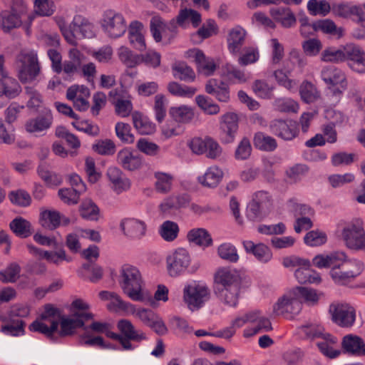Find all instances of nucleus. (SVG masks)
Returning <instances> with one entry per match:
<instances>
[{
  "mask_svg": "<svg viewBox=\"0 0 365 365\" xmlns=\"http://www.w3.org/2000/svg\"><path fill=\"white\" fill-rule=\"evenodd\" d=\"M298 295L299 301L302 302V299L309 305H314L317 304L320 297H322V292H318L317 290L307 288L297 287H294Z\"/></svg>",
  "mask_w": 365,
  "mask_h": 365,
  "instance_id": "nucleus-54",
  "label": "nucleus"
},
{
  "mask_svg": "<svg viewBox=\"0 0 365 365\" xmlns=\"http://www.w3.org/2000/svg\"><path fill=\"white\" fill-rule=\"evenodd\" d=\"M119 226L123 234L131 240H140L146 235L147 225L139 219L123 218L120 220Z\"/></svg>",
  "mask_w": 365,
  "mask_h": 365,
  "instance_id": "nucleus-16",
  "label": "nucleus"
},
{
  "mask_svg": "<svg viewBox=\"0 0 365 365\" xmlns=\"http://www.w3.org/2000/svg\"><path fill=\"white\" fill-rule=\"evenodd\" d=\"M259 54L257 49L252 47H246L243 52L238 55L237 63L241 66L252 64L259 60Z\"/></svg>",
  "mask_w": 365,
  "mask_h": 365,
  "instance_id": "nucleus-62",
  "label": "nucleus"
},
{
  "mask_svg": "<svg viewBox=\"0 0 365 365\" xmlns=\"http://www.w3.org/2000/svg\"><path fill=\"white\" fill-rule=\"evenodd\" d=\"M133 125L143 135H150L155 131V125L149 119L139 112L132 114Z\"/></svg>",
  "mask_w": 365,
  "mask_h": 365,
  "instance_id": "nucleus-46",
  "label": "nucleus"
},
{
  "mask_svg": "<svg viewBox=\"0 0 365 365\" xmlns=\"http://www.w3.org/2000/svg\"><path fill=\"white\" fill-rule=\"evenodd\" d=\"M273 20L284 29H289L297 24L294 13L288 7H274L269 10Z\"/></svg>",
  "mask_w": 365,
  "mask_h": 365,
  "instance_id": "nucleus-27",
  "label": "nucleus"
},
{
  "mask_svg": "<svg viewBox=\"0 0 365 365\" xmlns=\"http://www.w3.org/2000/svg\"><path fill=\"white\" fill-rule=\"evenodd\" d=\"M343 270L341 268H334L330 271V275L335 283L338 284H345L358 275H359L364 269L363 263L356 260L351 259L346 262Z\"/></svg>",
  "mask_w": 365,
  "mask_h": 365,
  "instance_id": "nucleus-13",
  "label": "nucleus"
},
{
  "mask_svg": "<svg viewBox=\"0 0 365 365\" xmlns=\"http://www.w3.org/2000/svg\"><path fill=\"white\" fill-rule=\"evenodd\" d=\"M89 305L81 299H76L71 304V314L66 316L53 305H45L41 319L34 321L29 329L39 332L53 341L58 337L73 335L78 328L84 327L85 322L92 319L93 314L87 312Z\"/></svg>",
  "mask_w": 365,
  "mask_h": 365,
  "instance_id": "nucleus-1",
  "label": "nucleus"
},
{
  "mask_svg": "<svg viewBox=\"0 0 365 365\" xmlns=\"http://www.w3.org/2000/svg\"><path fill=\"white\" fill-rule=\"evenodd\" d=\"M294 276L300 284H318L321 282L319 274L310 268V266H302L296 269Z\"/></svg>",
  "mask_w": 365,
  "mask_h": 365,
  "instance_id": "nucleus-41",
  "label": "nucleus"
},
{
  "mask_svg": "<svg viewBox=\"0 0 365 365\" xmlns=\"http://www.w3.org/2000/svg\"><path fill=\"white\" fill-rule=\"evenodd\" d=\"M81 216L88 220L97 221L100 216V210L91 200H85L80 206Z\"/></svg>",
  "mask_w": 365,
  "mask_h": 365,
  "instance_id": "nucleus-53",
  "label": "nucleus"
},
{
  "mask_svg": "<svg viewBox=\"0 0 365 365\" xmlns=\"http://www.w3.org/2000/svg\"><path fill=\"white\" fill-rule=\"evenodd\" d=\"M173 75L175 78L185 82H192L195 79V73L193 69L185 62H175L172 66Z\"/></svg>",
  "mask_w": 365,
  "mask_h": 365,
  "instance_id": "nucleus-40",
  "label": "nucleus"
},
{
  "mask_svg": "<svg viewBox=\"0 0 365 365\" xmlns=\"http://www.w3.org/2000/svg\"><path fill=\"white\" fill-rule=\"evenodd\" d=\"M21 91L19 83L9 75L5 78H0V96H6L12 98L16 97Z\"/></svg>",
  "mask_w": 365,
  "mask_h": 365,
  "instance_id": "nucleus-43",
  "label": "nucleus"
},
{
  "mask_svg": "<svg viewBox=\"0 0 365 365\" xmlns=\"http://www.w3.org/2000/svg\"><path fill=\"white\" fill-rule=\"evenodd\" d=\"M247 34L246 30L238 25L229 30L226 40L227 49L232 56H237L241 53Z\"/></svg>",
  "mask_w": 365,
  "mask_h": 365,
  "instance_id": "nucleus-20",
  "label": "nucleus"
},
{
  "mask_svg": "<svg viewBox=\"0 0 365 365\" xmlns=\"http://www.w3.org/2000/svg\"><path fill=\"white\" fill-rule=\"evenodd\" d=\"M242 244L246 252L253 255L259 262L266 264L272 259V250L264 243L255 244L251 240H246Z\"/></svg>",
  "mask_w": 365,
  "mask_h": 365,
  "instance_id": "nucleus-29",
  "label": "nucleus"
},
{
  "mask_svg": "<svg viewBox=\"0 0 365 365\" xmlns=\"http://www.w3.org/2000/svg\"><path fill=\"white\" fill-rule=\"evenodd\" d=\"M117 161L123 168L129 171L139 170L143 165V157L128 148L122 149L118 153Z\"/></svg>",
  "mask_w": 365,
  "mask_h": 365,
  "instance_id": "nucleus-23",
  "label": "nucleus"
},
{
  "mask_svg": "<svg viewBox=\"0 0 365 365\" xmlns=\"http://www.w3.org/2000/svg\"><path fill=\"white\" fill-rule=\"evenodd\" d=\"M190 202V197L187 194L172 195L164 200L160 205L163 212H167L171 209H180L186 207Z\"/></svg>",
  "mask_w": 365,
  "mask_h": 365,
  "instance_id": "nucleus-36",
  "label": "nucleus"
},
{
  "mask_svg": "<svg viewBox=\"0 0 365 365\" xmlns=\"http://www.w3.org/2000/svg\"><path fill=\"white\" fill-rule=\"evenodd\" d=\"M189 56H192L197 65L199 73L206 76H211L217 68L213 58L206 57L204 53L199 49L190 50Z\"/></svg>",
  "mask_w": 365,
  "mask_h": 365,
  "instance_id": "nucleus-24",
  "label": "nucleus"
},
{
  "mask_svg": "<svg viewBox=\"0 0 365 365\" xmlns=\"http://www.w3.org/2000/svg\"><path fill=\"white\" fill-rule=\"evenodd\" d=\"M187 238L189 242L203 247H207L212 245V239L210 233L204 228H195L190 230Z\"/></svg>",
  "mask_w": 365,
  "mask_h": 365,
  "instance_id": "nucleus-37",
  "label": "nucleus"
},
{
  "mask_svg": "<svg viewBox=\"0 0 365 365\" xmlns=\"http://www.w3.org/2000/svg\"><path fill=\"white\" fill-rule=\"evenodd\" d=\"M168 90L170 94L181 98H191L197 92V88L172 81L168 85Z\"/></svg>",
  "mask_w": 365,
  "mask_h": 365,
  "instance_id": "nucleus-52",
  "label": "nucleus"
},
{
  "mask_svg": "<svg viewBox=\"0 0 365 365\" xmlns=\"http://www.w3.org/2000/svg\"><path fill=\"white\" fill-rule=\"evenodd\" d=\"M302 308L295 288L285 292L273 305L272 314L290 317L298 314Z\"/></svg>",
  "mask_w": 365,
  "mask_h": 365,
  "instance_id": "nucleus-10",
  "label": "nucleus"
},
{
  "mask_svg": "<svg viewBox=\"0 0 365 365\" xmlns=\"http://www.w3.org/2000/svg\"><path fill=\"white\" fill-rule=\"evenodd\" d=\"M341 238L347 248L354 251L365 250L364 222L354 218L346 222L341 230Z\"/></svg>",
  "mask_w": 365,
  "mask_h": 365,
  "instance_id": "nucleus-4",
  "label": "nucleus"
},
{
  "mask_svg": "<svg viewBox=\"0 0 365 365\" xmlns=\"http://www.w3.org/2000/svg\"><path fill=\"white\" fill-rule=\"evenodd\" d=\"M222 175V171L217 167H210L203 175L198 178V180L204 186L214 187L217 185Z\"/></svg>",
  "mask_w": 365,
  "mask_h": 365,
  "instance_id": "nucleus-48",
  "label": "nucleus"
},
{
  "mask_svg": "<svg viewBox=\"0 0 365 365\" xmlns=\"http://www.w3.org/2000/svg\"><path fill=\"white\" fill-rule=\"evenodd\" d=\"M118 56L120 61L129 68H133L141 63L140 55L135 54L128 48L123 46L118 48Z\"/></svg>",
  "mask_w": 365,
  "mask_h": 365,
  "instance_id": "nucleus-51",
  "label": "nucleus"
},
{
  "mask_svg": "<svg viewBox=\"0 0 365 365\" xmlns=\"http://www.w3.org/2000/svg\"><path fill=\"white\" fill-rule=\"evenodd\" d=\"M205 91L222 103H227L230 101V89L228 86L223 81L215 78H211L205 84Z\"/></svg>",
  "mask_w": 365,
  "mask_h": 365,
  "instance_id": "nucleus-30",
  "label": "nucleus"
},
{
  "mask_svg": "<svg viewBox=\"0 0 365 365\" xmlns=\"http://www.w3.org/2000/svg\"><path fill=\"white\" fill-rule=\"evenodd\" d=\"M332 11L334 15L349 19L354 16L357 18V22H363L365 21V14L363 9L356 5H352L349 3H340L334 4Z\"/></svg>",
  "mask_w": 365,
  "mask_h": 365,
  "instance_id": "nucleus-28",
  "label": "nucleus"
},
{
  "mask_svg": "<svg viewBox=\"0 0 365 365\" xmlns=\"http://www.w3.org/2000/svg\"><path fill=\"white\" fill-rule=\"evenodd\" d=\"M274 86L265 80H255L252 84V91L259 98L269 99L272 97Z\"/></svg>",
  "mask_w": 365,
  "mask_h": 365,
  "instance_id": "nucleus-58",
  "label": "nucleus"
},
{
  "mask_svg": "<svg viewBox=\"0 0 365 365\" xmlns=\"http://www.w3.org/2000/svg\"><path fill=\"white\" fill-rule=\"evenodd\" d=\"M299 93L302 99L307 103L315 101L319 97V93L317 88L311 82L307 81L301 84Z\"/></svg>",
  "mask_w": 365,
  "mask_h": 365,
  "instance_id": "nucleus-59",
  "label": "nucleus"
},
{
  "mask_svg": "<svg viewBox=\"0 0 365 365\" xmlns=\"http://www.w3.org/2000/svg\"><path fill=\"white\" fill-rule=\"evenodd\" d=\"M272 195L267 191L260 190L254 193L248 204L247 217L251 221L259 220L266 217L272 209Z\"/></svg>",
  "mask_w": 365,
  "mask_h": 365,
  "instance_id": "nucleus-9",
  "label": "nucleus"
},
{
  "mask_svg": "<svg viewBox=\"0 0 365 365\" xmlns=\"http://www.w3.org/2000/svg\"><path fill=\"white\" fill-rule=\"evenodd\" d=\"M220 129L221 140L232 143L238 130V117L235 113H227L220 117Z\"/></svg>",
  "mask_w": 365,
  "mask_h": 365,
  "instance_id": "nucleus-18",
  "label": "nucleus"
},
{
  "mask_svg": "<svg viewBox=\"0 0 365 365\" xmlns=\"http://www.w3.org/2000/svg\"><path fill=\"white\" fill-rule=\"evenodd\" d=\"M89 328L94 332L105 334L108 338L118 341L124 350H133L134 349L133 344L127 340L121 339L119 334L111 331L110 324L108 323L94 322L90 325Z\"/></svg>",
  "mask_w": 365,
  "mask_h": 365,
  "instance_id": "nucleus-33",
  "label": "nucleus"
},
{
  "mask_svg": "<svg viewBox=\"0 0 365 365\" xmlns=\"http://www.w3.org/2000/svg\"><path fill=\"white\" fill-rule=\"evenodd\" d=\"M168 270L170 276H178L187 269L190 264V256L187 250L178 248L168 255Z\"/></svg>",
  "mask_w": 365,
  "mask_h": 365,
  "instance_id": "nucleus-14",
  "label": "nucleus"
},
{
  "mask_svg": "<svg viewBox=\"0 0 365 365\" xmlns=\"http://www.w3.org/2000/svg\"><path fill=\"white\" fill-rule=\"evenodd\" d=\"M341 346L346 353L355 356H365L364 339L354 334H347L342 339Z\"/></svg>",
  "mask_w": 365,
  "mask_h": 365,
  "instance_id": "nucleus-31",
  "label": "nucleus"
},
{
  "mask_svg": "<svg viewBox=\"0 0 365 365\" xmlns=\"http://www.w3.org/2000/svg\"><path fill=\"white\" fill-rule=\"evenodd\" d=\"M321 78L335 98V101L339 102L348 86L345 73L334 66H325L321 71Z\"/></svg>",
  "mask_w": 365,
  "mask_h": 365,
  "instance_id": "nucleus-6",
  "label": "nucleus"
},
{
  "mask_svg": "<svg viewBox=\"0 0 365 365\" xmlns=\"http://www.w3.org/2000/svg\"><path fill=\"white\" fill-rule=\"evenodd\" d=\"M39 222L43 227L49 230H53L59 227L61 224L60 212L56 210H41Z\"/></svg>",
  "mask_w": 365,
  "mask_h": 365,
  "instance_id": "nucleus-38",
  "label": "nucleus"
},
{
  "mask_svg": "<svg viewBox=\"0 0 365 365\" xmlns=\"http://www.w3.org/2000/svg\"><path fill=\"white\" fill-rule=\"evenodd\" d=\"M37 173L49 187L57 186L62 182V178L59 175L50 171L45 165H40L38 167Z\"/></svg>",
  "mask_w": 365,
  "mask_h": 365,
  "instance_id": "nucleus-57",
  "label": "nucleus"
},
{
  "mask_svg": "<svg viewBox=\"0 0 365 365\" xmlns=\"http://www.w3.org/2000/svg\"><path fill=\"white\" fill-rule=\"evenodd\" d=\"M242 286V278L238 271L227 267L219 269L215 274L214 294L225 306L237 305Z\"/></svg>",
  "mask_w": 365,
  "mask_h": 365,
  "instance_id": "nucleus-2",
  "label": "nucleus"
},
{
  "mask_svg": "<svg viewBox=\"0 0 365 365\" xmlns=\"http://www.w3.org/2000/svg\"><path fill=\"white\" fill-rule=\"evenodd\" d=\"M178 225L170 220H166L159 227L158 233L160 236L166 242H173L178 236Z\"/></svg>",
  "mask_w": 365,
  "mask_h": 365,
  "instance_id": "nucleus-49",
  "label": "nucleus"
},
{
  "mask_svg": "<svg viewBox=\"0 0 365 365\" xmlns=\"http://www.w3.org/2000/svg\"><path fill=\"white\" fill-rule=\"evenodd\" d=\"M270 132L284 140H292L298 135L295 122L274 120L269 125Z\"/></svg>",
  "mask_w": 365,
  "mask_h": 365,
  "instance_id": "nucleus-21",
  "label": "nucleus"
},
{
  "mask_svg": "<svg viewBox=\"0 0 365 365\" xmlns=\"http://www.w3.org/2000/svg\"><path fill=\"white\" fill-rule=\"evenodd\" d=\"M337 344V339L329 334H324L322 336V341L317 343L320 351L326 356L334 359L337 357L341 351L335 349Z\"/></svg>",
  "mask_w": 365,
  "mask_h": 365,
  "instance_id": "nucleus-35",
  "label": "nucleus"
},
{
  "mask_svg": "<svg viewBox=\"0 0 365 365\" xmlns=\"http://www.w3.org/2000/svg\"><path fill=\"white\" fill-rule=\"evenodd\" d=\"M21 267L16 263H11L6 269L0 271V281L4 283H13L20 277Z\"/></svg>",
  "mask_w": 365,
  "mask_h": 365,
  "instance_id": "nucleus-60",
  "label": "nucleus"
},
{
  "mask_svg": "<svg viewBox=\"0 0 365 365\" xmlns=\"http://www.w3.org/2000/svg\"><path fill=\"white\" fill-rule=\"evenodd\" d=\"M170 114L176 122L180 123H188L194 118L193 109L185 105L170 108Z\"/></svg>",
  "mask_w": 365,
  "mask_h": 365,
  "instance_id": "nucleus-47",
  "label": "nucleus"
},
{
  "mask_svg": "<svg viewBox=\"0 0 365 365\" xmlns=\"http://www.w3.org/2000/svg\"><path fill=\"white\" fill-rule=\"evenodd\" d=\"M201 21L200 14L191 9H181L176 16V21L180 26H185L186 23L190 22L196 28L200 24Z\"/></svg>",
  "mask_w": 365,
  "mask_h": 365,
  "instance_id": "nucleus-45",
  "label": "nucleus"
},
{
  "mask_svg": "<svg viewBox=\"0 0 365 365\" xmlns=\"http://www.w3.org/2000/svg\"><path fill=\"white\" fill-rule=\"evenodd\" d=\"M26 6L22 0L14 2L11 11H4L0 14V26L2 29L9 32L11 29L21 25V16L26 12Z\"/></svg>",
  "mask_w": 365,
  "mask_h": 365,
  "instance_id": "nucleus-12",
  "label": "nucleus"
},
{
  "mask_svg": "<svg viewBox=\"0 0 365 365\" xmlns=\"http://www.w3.org/2000/svg\"><path fill=\"white\" fill-rule=\"evenodd\" d=\"M254 145L257 148L267 152H272L277 147V143L274 138L261 132L255 134Z\"/></svg>",
  "mask_w": 365,
  "mask_h": 365,
  "instance_id": "nucleus-50",
  "label": "nucleus"
},
{
  "mask_svg": "<svg viewBox=\"0 0 365 365\" xmlns=\"http://www.w3.org/2000/svg\"><path fill=\"white\" fill-rule=\"evenodd\" d=\"M307 10L312 16H327L331 10L329 3L326 0H309L307 3Z\"/></svg>",
  "mask_w": 365,
  "mask_h": 365,
  "instance_id": "nucleus-55",
  "label": "nucleus"
},
{
  "mask_svg": "<svg viewBox=\"0 0 365 365\" xmlns=\"http://www.w3.org/2000/svg\"><path fill=\"white\" fill-rule=\"evenodd\" d=\"M210 299V290L205 283L193 282L183 289V300L188 309L196 311Z\"/></svg>",
  "mask_w": 365,
  "mask_h": 365,
  "instance_id": "nucleus-7",
  "label": "nucleus"
},
{
  "mask_svg": "<svg viewBox=\"0 0 365 365\" xmlns=\"http://www.w3.org/2000/svg\"><path fill=\"white\" fill-rule=\"evenodd\" d=\"M154 187L157 192L165 195L171 192L174 180L172 174L157 171L154 173Z\"/></svg>",
  "mask_w": 365,
  "mask_h": 365,
  "instance_id": "nucleus-34",
  "label": "nucleus"
},
{
  "mask_svg": "<svg viewBox=\"0 0 365 365\" xmlns=\"http://www.w3.org/2000/svg\"><path fill=\"white\" fill-rule=\"evenodd\" d=\"M329 312L334 322L341 327H351L356 320V310L347 303L332 304Z\"/></svg>",
  "mask_w": 365,
  "mask_h": 365,
  "instance_id": "nucleus-11",
  "label": "nucleus"
},
{
  "mask_svg": "<svg viewBox=\"0 0 365 365\" xmlns=\"http://www.w3.org/2000/svg\"><path fill=\"white\" fill-rule=\"evenodd\" d=\"M71 25L83 38H91L95 36L94 25L81 15L74 16Z\"/></svg>",
  "mask_w": 365,
  "mask_h": 365,
  "instance_id": "nucleus-42",
  "label": "nucleus"
},
{
  "mask_svg": "<svg viewBox=\"0 0 365 365\" xmlns=\"http://www.w3.org/2000/svg\"><path fill=\"white\" fill-rule=\"evenodd\" d=\"M345 61L349 60V67L358 73H365V51L355 44H347L344 47Z\"/></svg>",
  "mask_w": 365,
  "mask_h": 365,
  "instance_id": "nucleus-19",
  "label": "nucleus"
},
{
  "mask_svg": "<svg viewBox=\"0 0 365 365\" xmlns=\"http://www.w3.org/2000/svg\"><path fill=\"white\" fill-rule=\"evenodd\" d=\"M177 24L176 19H173L168 24H165L159 16L152 17L150 22V29L154 40L156 42H160L163 40V35L165 37L167 31H169L171 34L168 41L165 42L169 43L170 40L173 38L177 33Z\"/></svg>",
  "mask_w": 365,
  "mask_h": 365,
  "instance_id": "nucleus-15",
  "label": "nucleus"
},
{
  "mask_svg": "<svg viewBox=\"0 0 365 365\" xmlns=\"http://www.w3.org/2000/svg\"><path fill=\"white\" fill-rule=\"evenodd\" d=\"M229 81L235 83H244L247 81L245 73L230 63H226L223 66V74Z\"/></svg>",
  "mask_w": 365,
  "mask_h": 365,
  "instance_id": "nucleus-56",
  "label": "nucleus"
},
{
  "mask_svg": "<svg viewBox=\"0 0 365 365\" xmlns=\"http://www.w3.org/2000/svg\"><path fill=\"white\" fill-rule=\"evenodd\" d=\"M314 29L316 31H321L336 38H339L344 35V29L336 26L335 23L330 19H324L317 21L314 24Z\"/></svg>",
  "mask_w": 365,
  "mask_h": 365,
  "instance_id": "nucleus-44",
  "label": "nucleus"
},
{
  "mask_svg": "<svg viewBox=\"0 0 365 365\" xmlns=\"http://www.w3.org/2000/svg\"><path fill=\"white\" fill-rule=\"evenodd\" d=\"M117 328L121 333L120 337L123 340L140 342L147 339L146 334L140 329H137L132 322L128 319H120L117 323Z\"/></svg>",
  "mask_w": 365,
  "mask_h": 365,
  "instance_id": "nucleus-26",
  "label": "nucleus"
},
{
  "mask_svg": "<svg viewBox=\"0 0 365 365\" xmlns=\"http://www.w3.org/2000/svg\"><path fill=\"white\" fill-rule=\"evenodd\" d=\"M218 256L230 262H237L239 255L236 247L230 243H223L217 247Z\"/></svg>",
  "mask_w": 365,
  "mask_h": 365,
  "instance_id": "nucleus-61",
  "label": "nucleus"
},
{
  "mask_svg": "<svg viewBox=\"0 0 365 365\" xmlns=\"http://www.w3.org/2000/svg\"><path fill=\"white\" fill-rule=\"evenodd\" d=\"M10 229L17 236L26 238L33 233L32 225L29 221L21 217L14 218L9 224Z\"/></svg>",
  "mask_w": 365,
  "mask_h": 365,
  "instance_id": "nucleus-39",
  "label": "nucleus"
},
{
  "mask_svg": "<svg viewBox=\"0 0 365 365\" xmlns=\"http://www.w3.org/2000/svg\"><path fill=\"white\" fill-rule=\"evenodd\" d=\"M106 175L109 180L111 189L116 194H120L130 189V180L120 168L117 167L108 168Z\"/></svg>",
  "mask_w": 365,
  "mask_h": 365,
  "instance_id": "nucleus-22",
  "label": "nucleus"
},
{
  "mask_svg": "<svg viewBox=\"0 0 365 365\" xmlns=\"http://www.w3.org/2000/svg\"><path fill=\"white\" fill-rule=\"evenodd\" d=\"M309 171V168L304 164H295L286 170V176L290 182H299Z\"/></svg>",
  "mask_w": 365,
  "mask_h": 365,
  "instance_id": "nucleus-63",
  "label": "nucleus"
},
{
  "mask_svg": "<svg viewBox=\"0 0 365 365\" xmlns=\"http://www.w3.org/2000/svg\"><path fill=\"white\" fill-rule=\"evenodd\" d=\"M346 254L342 251H335L327 255H318L313 259V264L318 268H341L350 261Z\"/></svg>",
  "mask_w": 365,
  "mask_h": 365,
  "instance_id": "nucleus-17",
  "label": "nucleus"
},
{
  "mask_svg": "<svg viewBox=\"0 0 365 365\" xmlns=\"http://www.w3.org/2000/svg\"><path fill=\"white\" fill-rule=\"evenodd\" d=\"M21 63L19 69V78L22 83L34 81L41 73L37 53L32 50H23L17 56Z\"/></svg>",
  "mask_w": 365,
  "mask_h": 365,
  "instance_id": "nucleus-8",
  "label": "nucleus"
},
{
  "mask_svg": "<svg viewBox=\"0 0 365 365\" xmlns=\"http://www.w3.org/2000/svg\"><path fill=\"white\" fill-rule=\"evenodd\" d=\"M92 149L101 155H112L115 152V145L110 139L99 140L93 144Z\"/></svg>",
  "mask_w": 365,
  "mask_h": 365,
  "instance_id": "nucleus-64",
  "label": "nucleus"
},
{
  "mask_svg": "<svg viewBox=\"0 0 365 365\" xmlns=\"http://www.w3.org/2000/svg\"><path fill=\"white\" fill-rule=\"evenodd\" d=\"M129 41L139 51L145 49V41L143 36V25L138 21H133L128 26Z\"/></svg>",
  "mask_w": 365,
  "mask_h": 365,
  "instance_id": "nucleus-32",
  "label": "nucleus"
},
{
  "mask_svg": "<svg viewBox=\"0 0 365 365\" xmlns=\"http://www.w3.org/2000/svg\"><path fill=\"white\" fill-rule=\"evenodd\" d=\"M53 115L51 111H46L36 118L28 120L25 129L29 133H40L47 130L52 125Z\"/></svg>",
  "mask_w": 365,
  "mask_h": 365,
  "instance_id": "nucleus-25",
  "label": "nucleus"
},
{
  "mask_svg": "<svg viewBox=\"0 0 365 365\" xmlns=\"http://www.w3.org/2000/svg\"><path fill=\"white\" fill-rule=\"evenodd\" d=\"M100 24L104 34L112 39L121 37L128 29L124 15L111 9L103 11Z\"/></svg>",
  "mask_w": 365,
  "mask_h": 365,
  "instance_id": "nucleus-5",
  "label": "nucleus"
},
{
  "mask_svg": "<svg viewBox=\"0 0 365 365\" xmlns=\"http://www.w3.org/2000/svg\"><path fill=\"white\" fill-rule=\"evenodd\" d=\"M118 284L123 292L134 302L151 301L149 292L145 289V282L139 269L130 264L121 267Z\"/></svg>",
  "mask_w": 365,
  "mask_h": 365,
  "instance_id": "nucleus-3",
  "label": "nucleus"
}]
</instances>
